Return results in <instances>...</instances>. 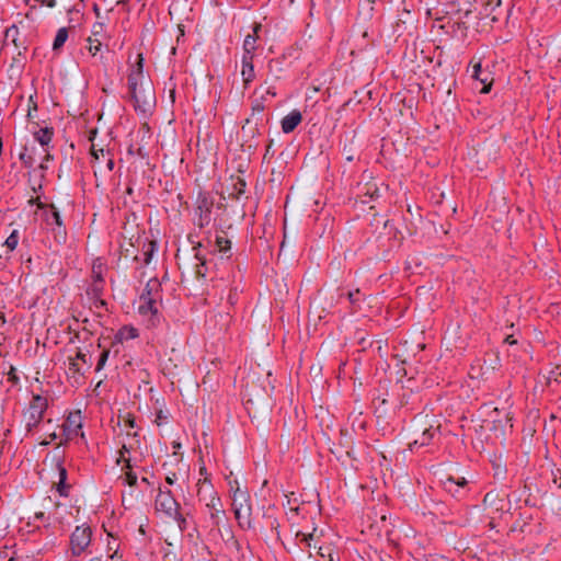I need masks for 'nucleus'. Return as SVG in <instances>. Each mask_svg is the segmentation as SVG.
Instances as JSON below:
<instances>
[{"label":"nucleus","mask_w":561,"mask_h":561,"mask_svg":"<svg viewBox=\"0 0 561 561\" xmlns=\"http://www.w3.org/2000/svg\"><path fill=\"white\" fill-rule=\"evenodd\" d=\"M316 558L317 561H335V553L331 547L320 546L317 549Z\"/></svg>","instance_id":"393cba45"},{"label":"nucleus","mask_w":561,"mask_h":561,"mask_svg":"<svg viewBox=\"0 0 561 561\" xmlns=\"http://www.w3.org/2000/svg\"><path fill=\"white\" fill-rule=\"evenodd\" d=\"M231 499H232V510L234 513V517L241 528H251V504H250V495L245 486H241L237 480L229 481Z\"/></svg>","instance_id":"7ed1b4c3"},{"label":"nucleus","mask_w":561,"mask_h":561,"mask_svg":"<svg viewBox=\"0 0 561 561\" xmlns=\"http://www.w3.org/2000/svg\"><path fill=\"white\" fill-rule=\"evenodd\" d=\"M239 184H240L239 193H243V188L245 186V183L242 180H239Z\"/></svg>","instance_id":"de8ad7c7"},{"label":"nucleus","mask_w":561,"mask_h":561,"mask_svg":"<svg viewBox=\"0 0 561 561\" xmlns=\"http://www.w3.org/2000/svg\"><path fill=\"white\" fill-rule=\"evenodd\" d=\"M128 425L134 426V420H128Z\"/></svg>","instance_id":"603ef678"},{"label":"nucleus","mask_w":561,"mask_h":561,"mask_svg":"<svg viewBox=\"0 0 561 561\" xmlns=\"http://www.w3.org/2000/svg\"><path fill=\"white\" fill-rule=\"evenodd\" d=\"M67 38H68V31H67V28H65V27L59 28L57 34H56V36H55V39H54V43H53V48L54 49H59L65 44Z\"/></svg>","instance_id":"c85d7f7f"},{"label":"nucleus","mask_w":561,"mask_h":561,"mask_svg":"<svg viewBox=\"0 0 561 561\" xmlns=\"http://www.w3.org/2000/svg\"><path fill=\"white\" fill-rule=\"evenodd\" d=\"M167 420H168V415H167L162 410H160V411L157 413V416H156L154 423H156L158 426H161L162 424L167 423Z\"/></svg>","instance_id":"f704fd0d"},{"label":"nucleus","mask_w":561,"mask_h":561,"mask_svg":"<svg viewBox=\"0 0 561 561\" xmlns=\"http://www.w3.org/2000/svg\"><path fill=\"white\" fill-rule=\"evenodd\" d=\"M154 507L158 513L169 518L184 522L179 513V504L169 490H160L156 496Z\"/></svg>","instance_id":"423d86ee"},{"label":"nucleus","mask_w":561,"mask_h":561,"mask_svg":"<svg viewBox=\"0 0 561 561\" xmlns=\"http://www.w3.org/2000/svg\"><path fill=\"white\" fill-rule=\"evenodd\" d=\"M106 37H107V35H106L105 24L102 22L94 23L89 38H98V39L105 42Z\"/></svg>","instance_id":"bb28decb"},{"label":"nucleus","mask_w":561,"mask_h":561,"mask_svg":"<svg viewBox=\"0 0 561 561\" xmlns=\"http://www.w3.org/2000/svg\"><path fill=\"white\" fill-rule=\"evenodd\" d=\"M208 510L209 518L214 526L219 527L227 519L226 512L222 507V503L219 497L210 499L209 502L205 504Z\"/></svg>","instance_id":"4468645a"},{"label":"nucleus","mask_w":561,"mask_h":561,"mask_svg":"<svg viewBox=\"0 0 561 561\" xmlns=\"http://www.w3.org/2000/svg\"><path fill=\"white\" fill-rule=\"evenodd\" d=\"M20 160L22 164L30 169V174L37 175V169L35 164L39 161V147L34 145L26 146L20 153Z\"/></svg>","instance_id":"ddd939ff"},{"label":"nucleus","mask_w":561,"mask_h":561,"mask_svg":"<svg viewBox=\"0 0 561 561\" xmlns=\"http://www.w3.org/2000/svg\"><path fill=\"white\" fill-rule=\"evenodd\" d=\"M62 432L66 440H71L78 436L84 437L82 432V415L80 411L72 412L68 415L62 424Z\"/></svg>","instance_id":"6e6552de"},{"label":"nucleus","mask_w":561,"mask_h":561,"mask_svg":"<svg viewBox=\"0 0 561 561\" xmlns=\"http://www.w3.org/2000/svg\"><path fill=\"white\" fill-rule=\"evenodd\" d=\"M87 354L78 352L76 357H69L67 375L76 382H79L85 369L90 367Z\"/></svg>","instance_id":"9d476101"},{"label":"nucleus","mask_w":561,"mask_h":561,"mask_svg":"<svg viewBox=\"0 0 561 561\" xmlns=\"http://www.w3.org/2000/svg\"><path fill=\"white\" fill-rule=\"evenodd\" d=\"M106 357H107V354H106V353L102 354L101 359H100V362H99V368H100V367H101V365L105 362Z\"/></svg>","instance_id":"49530a36"},{"label":"nucleus","mask_w":561,"mask_h":561,"mask_svg":"<svg viewBox=\"0 0 561 561\" xmlns=\"http://www.w3.org/2000/svg\"><path fill=\"white\" fill-rule=\"evenodd\" d=\"M174 481H175V476H173V477H167V482H168L169 484H173V483H174Z\"/></svg>","instance_id":"09e8293b"},{"label":"nucleus","mask_w":561,"mask_h":561,"mask_svg":"<svg viewBox=\"0 0 561 561\" xmlns=\"http://www.w3.org/2000/svg\"><path fill=\"white\" fill-rule=\"evenodd\" d=\"M505 342H506L507 344L513 345V344H516V342H517V341L514 339V336H513V335H508V336H506Z\"/></svg>","instance_id":"79ce46f5"},{"label":"nucleus","mask_w":561,"mask_h":561,"mask_svg":"<svg viewBox=\"0 0 561 561\" xmlns=\"http://www.w3.org/2000/svg\"><path fill=\"white\" fill-rule=\"evenodd\" d=\"M253 110L254 111H257V112H262L264 110V105L262 103H256L254 106H253Z\"/></svg>","instance_id":"c03bdc74"},{"label":"nucleus","mask_w":561,"mask_h":561,"mask_svg":"<svg viewBox=\"0 0 561 561\" xmlns=\"http://www.w3.org/2000/svg\"><path fill=\"white\" fill-rule=\"evenodd\" d=\"M92 157L94 159V173L111 172L114 169V159L108 151L104 149H95L92 146Z\"/></svg>","instance_id":"9b49d317"},{"label":"nucleus","mask_w":561,"mask_h":561,"mask_svg":"<svg viewBox=\"0 0 561 561\" xmlns=\"http://www.w3.org/2000/svg\"><path fill=\"white\" fill-rule=\"evenodd\" d=\"M90 561H102L101 558H93Z\"/></svg>","instance_id":"864d4df0"},{"label":"nucleus","mask_w":561,"mask_h":561,"mask_svg":"<svg viewBox=\"0 0 561 561\" xmlns=\"http://www.w3.org/2000/svg\"><path fill=\"white\" fill-rule=\"evenodd\" d=\"M203 220H205V221H206V224H207V222L209 221V216H208V215H206V216H205V218H203Z\"/></svg>","instance_id":"3c124183"},{"label":"nucleus","mask_w":561,"mask_h":561,"mask_svg":"<svg viewBox=\"0 0 561 561\" xmlns=\"http://www.w3.org/2000/svg\"><path fill=\"white\" fill-rule=\"evenodd\" d=\"M505 500L501 499L497 493L489 492L483 499V507L489 518L490 525L493 526V520L500 517L504 511Z\"/></svg>","instance_id":"1a4fd4ad"},{"label":"nucleus","mask_w":561,"mask_h":561,"mask_svg":"<svg viewBox=\"0 0 561 561\" xmlns=\"http://www.w3.org/2000/svg\"><path fill=\"white\" fill-rule=\"evenodd\" d=\"M245 398H247V404L257 405V407H266L267 405V394L264 390L259 391L254 398L252 390L247 388Z\"/></svg>","instance_id":"6ab92c4d"},{"label":"nucleus","mask_w":561,"mask_h":561,"mask_svg":"<svg viewBox=\"0 0 561 561\" xmlns=\"http://www.w3.org/2000/svg\"><path fill=\"white\" fill-rule=\"evenodd\" d=\"M296 540H297V545H299V546L305 545L306 548L310 549L312 546V542H314V545L318 542V540L316 538V529H313L312 533L297 531Z\"/></svg>","instance_id":"5701e85b"},{"label":"nucleus","mask_w":561,"mask_h":561,"mask_svg":"<svg viewBox=\"0 0 561 561\" xmlns=\"http://www.w3.org/2000/svg\"><path fill=\"white\" fill-rule=\"evenodd\" d=\"M285 241H286V233L284 234V241L282 242V249L285 247Z\"/></svg>","instance_id":"8fccbe9b"},{"label":"nucleus","mask_w":561,"mask_h":561,"mask_svg":"<svg viewBox=\"0 0 561 561\" xmlns=\"http://www.w3.org/2000/svg\"><path fill=\"white\" fill-rule=\"evenodd\" d=\"M266 95H270V96L274 98L276 95V92L273 89L268 88L266 90Z\"/></svg>","instance_id":"a18cd8bd"},{"label":"nucleus","mask_w":561,"mask_h":561,"mask_svg":"<svg viewBox=\"0 0 561 561\" xmlns=\"http://www.w3.org/2000/svg\"><path fill=\"white\" fill-rule=\"evenodd\" d=\"M231 248V242L225 237L216 238V250L220 252L222 255H226Z\"/></svg>","instance_id":"c756f323"},{"label":"nucleus","mask_w":561,"mask_h":561,"mask_svg":"<svg viewBox=\"0 0 561 561\" xmlns=\"http://www.w3.org/2000/svg\"><path fill=\"white\" fill-rule=\"evenodd\" d=\"M466 484L467 481L465 478L455 480L454 478L448 477L445 481H443L444 489L454 495L457 494L459 489L463 488Z\"/></svg>","instance_id":"aec40b11"},{"label":"nucleus","mask_w":561,"mask_h":561,"mask_svg":"<svg viewBox=\"0 0 561 561\" xmlns=\"http://www.w3.org/2000/svg\"><path fill=\"white\" fill-rule=\"evenodd\" d=\"M138 330L134 327H123L118 332V336L123 341L134 340L138 337Z\"/></svg>","instance_id":"cd10ccee"},{"label":"nucleus","mask_w":561,"mask_h":561,"mask_svg":"<svg viewBox=\"0 0 561 561\" xmlns=\"http://www.w3.org/2000/svg\"><path fill=\"white\" fill-rule=\"evenodd\" d=\"M301 119L302 115L300 111L293 110L282 119V130L285 134L291 133L301 123Z\"/></svg>","instance_id":"dca6fc26"},{"label":"nucleus","mask_w":561,"mask_h":561,"mask_svg":"<svg viewBox=\"0 0 561 561\" xmlns=\"http://www.w3.org/2000/svg\"><path fill=\"white\" fill-rule=\"evenodd\" d=\"M50 437H51V439H55V438H56V434H55V433H53V434L50 435Z\"/></svg>","instance_id":"5fc2aeb1"},{"label":"nucleus","mask_w":561,"mask_h":561,"mask_svg":"<svg viewBox=\"0 0 561 561\" xmlns=\"http://www.w3.org/2000/svg\"><path fill=\"white\" fill-rule=\"evenodd\" d=\"M360 192L364 193V195L368 196L369 198H374L375 196L378 195V188H377L376 184H374V183L365 184L360 188Z\"/></svg>","instance_id":"473e14b6"},{"label":"nucleus","mask_w":561,"mask_h":561,"mask_svg":"<svg viewBox=\"0 0 561 561\" xmlns=\"http://www.w3.org/2000/svg\"><path fill=\"white\" fill-rule=\"evenodd\" d=\"M144 61L142 55L138 54L128 76V85L135 110L146 114L153 107L156 95L152 83L144 75Z\"/></svg>","instance_id":"f257e3e1"},{"label":"nucleus","mask_w":561,"mask_h":561,"mask_svg":"<svg viewBox=\"0 0 561 561\" xmlns=\"http://www.w3.org/2000/svg\"><path fill=\"white\" fill-rule=\"evenodd\" d=\"M53 160V156L50 154L49 147H39V161H38V169L39 170V178H43V171L48 168V162Z\"/></svg>","instance_id":"4be33fe9"},{"label":"nucleus","mask_w":561,"mask_h":561,"mask_svg":"<svg viewBox=\"0 0 561 561\" xmlns=\"http://www.w3.org/2000/svg\"><path fill=\"white\" fill-rule=\"evenodd\" d=\"M359 294V290L357 289L356 291H350L348 293V298L351 300L352 304L356 302L358 300V298H356V296Z\"/></svg>","instance_id":"ea45409f"},{"label":"nucleus","mask_w":561,"mask_h":561,"mask_svg":"<svg viewBox=\"0 0 561 561\" xmlns=\"http://www.w3.org/2000/svg\"><path fill=\"white\" fill-rule=\"evenodd\" d=\"M470 65L472 67L471 77L482 84L481 93H488L491 90L492 82H493L491 72L488 70H482L481 60H478V61L471 60Z\"/></svg>","instance_id":"f8f14e48"},{"label":"nucleus","mask_w":561,"mask_h":561,"mask_svg":"<svg viewBox=\"0 0 561 561\" xmlns=\"http://www.w3.org/2000/svg\"><path fill=\"white\" fill-rule=\"evenodd\" d=\"M92 530L89 526H77L70 537V550L73 557H80L87 552L91 545Z\"/></svg>","instance_id":"0eeeda50"},{"label":"nucleus","mask_w":561,"mask_h":561,"mask_svg":"<svg viewBox=\"0 0 561 561\" xmlns=\"http://www.w3.org/2000/svg\"><path fill=\"white\" fill-rule=\"evenodd\" d=\"M47 409V400L46 398L35 394L23 414V422L25 424V428L27 432H31L34 427H36L44 415V412Z\"/></svg>","instance_id":"39448f33"},{"label":"nucleus","mask_w":561,"mask_h":561,"mask_svg":"<svg viewBox=\"0 0 561 561\" xmlns=\"http://www.w3.org/2000/svg\"><path fill=\"white\" fill-rule=\"evenodd\" d=\"M125 481L127 484H129L130 486L135 485L137 483V476L133 472H127L125 474Z\"/></svg>","instance_id":"e433bc0d"},{"label":"nucleus","mask_w":561,"mask_h":561,"mask_svg":"<svg viewBox=\"0 0 561 561\" xmlns=\"http://www.w3.org/2000/svg\"><path fill=\"white\" fill-rule=\"evenodd\" d=\"M57 469H58V473H59V481L57 483V490L60 494H65V481L67 478V471H66V468L64 466H61V463H57Z\"/></svg>","instance_id":"7c9ffc66"},{"label":"nucleus","mask_w":561,"mask_h":561,"mask_svg":"<svg viewBox=\"0 0 561 561\" xmlns=\"http://www.w3.org/2000/svg\"><path fill=\"white\" fill-rule=\"evenodd\" d=\"M197 496L201 502L205 504L210 501V499L218 497L213 484L210 483L209 477H205L204 479H199L197 483Z\"/></svg>","instance_id":"2eb2a0df"},{"label":"nucleus","mask_w":561,"mask_h":561,"mask_svg":"<svg viewBox=\"0 0 561 561\" xmlns=\"http://www.w3.org/2000/svg\"><path fill=\"white\" fill-rule=\"evenodd\" d=\"M45 220L49 226H51V225H56L58 227L62 226V220H61L60 214L57 211V209L55 208L54 205H50L45 210Z\"/></svg>","instance_id":"b1692460"},{"label":"nucleus","mask_w":561,"mask_h":561,"mask_svg":"<svg viewBox=\"0 0 561 561\" xmlns=\"http://www.w3.org/2000/svg\"><path fill=\"white\" fill-rule=\"evenodd\" d=\"M179 2L176 0H174L171 5H170V13L173 14V13H178L180 8H179Z\"/></svg>","instance_id":"58836bf2"},{"label":"nucleus","mask_w":561,"mask_h":561,"mask_svg":"<svg viewBox=\"0 0 561 561\" xmlns=\"http://www.w3.org/2000/svg\"><path fill=\"white\" fill-rule=\"evenodd\" d=\"M261 28L260 24H256L253 28V34H249L245 36L243 42V56L242 57H252L254 58V51L256 49V39L257 32Z\"/></svg>","instance_id":"f3484780"},{"label":"nucleus","mask_w":561,"mask_h":561,"mask_svg":"<svg viewBox=\"0 0 561 561\" xmlns=\"http://www.w3.org/2000/svg\"><path fill=\"white\" fill-rule=\"evenodd\" d=\"M222 538L227 542H230L233 547L238 546V542L234 540L233 535H232V533H231V530L229 528L226 529V537H225V535H222Z\"/></svg>","instance_id":"4c0bfd02"},{"label":"nucleus","mask_w":561,"mask_h":561,"mask_svg":"<svg viewBox=\"0 0 561 561\" xmlns=\"http://www.w3.org/2000/svg\"><path fill=\"white\" fill-rule=\"evenodd\" d=\"M439 433V424L428 415H419L412 424V440L409 446L413 450L415 447H424L431 444Z\"/></svg>","instance_id":"20e7f679"},{"label":"nucleus","mask_w":561,"mask_h":561,"mask_svg":"<svg viewBox=\"0 0 561 561\" xmlns=\"http://www.w3.org/2000/svg\"><path fill=\"white\" fill-rule=\"evenodd\" d=\"M162 299L161 284L157 278H150L145 290L138 300V313L146 319L151 325H156L158 321L159 307Z\"/></svg>","instance_id":"f03ea898"},{"label":"nucleus","mask_w":561,"mask_h":561,"mask_svg":"<svg viewBox=\"0 0 561 561\" xmlns=\"http://www.w3.org/2000/svg\"><path fill=\"white\" fill-rule=\"evenodd\" d=\"M370 2H375L376 0H369Z\"/></svg>","instance_id":"6e6d98bb"},{"label":"nucleus","mask_w":561,"mask_h":561,"mask_svg":"<svg viewBox=\"0 0 561 561\" xmlns=\"http://www.w3.org/2000/svg\"><path fill=\"white\" fill-rule=\"evenodd\" d=\"M241 77L245 85L253 81L255 72L252 57H242Z\"/></svg>","instance_id":"a211bd4d"},{"label":"nucleus","mask_w":561,"mask_h":561,"mask_svg":"<svg viewBox=\"0 0 561 561\" xmlns=\"http://www.w3.org/2000/svg\"><path fill=\"white\" fill-rule=\"evenodd\" d=\"M107 561H125V560H123L122 557L117 554V551H114V553L108 557Z\"/></svg>","instance_id":"a19ab883"},{"label":"nucleus","mask_w":561,"mask_h":561,"mask_svg":"<svg viewBox=\"0 0 561 561\" xmlns=\"http://www.w3.org/2000/svg\"><path fill=\"white\" fill-rule=\"evenodd\" d=\"M53 138V129L45 127L34 133V139L38 142L39 147H49Z\"/></svg>","instance_id":"412c9836"},{"label":"nucleus","mask_w":561,"mask_h":561,"mask_svg":"<svg viewBox=\"0 0 561 561\" xmlns=\"http://www.w3.org/2000/svg\"><path fill=\"white\" fill-rule=\"evenodd\" d=\"M105 272V265L102 262L101 259H96L93 261L92 264V275L95 282L102 283L103 282V275Z\"/></svg>","instance_id":"a878e982"},{"label":"nucleus","mask_w":561,"mask_h":561,"mask_svg":"<svg viewBox=\"0 0 561 561\" xmlns=\"http://www.w3.org/2000/svg\"><path fill=\"white\" fill-rule=\"evenodd\" d=\"M19 243V236L18 232L14 230L5 240L4 245L10 250L13 251Z\"/></svg>","instance_id":"72a5a7b5"},{"label":"nucleus","mask_w":561,"mask_h":561,"mask_svg":"<svg viewBox=\"0 0 561 561\" xmlns=\"http://www.w3.org/2000/svg\"><path fill=\"white\" fill-rule=\"evenodd\" d=\"M205 265H206L205 261H202L201 264L197 265V267H196V275L198 277L204 278L206 276L207 268L205 267Z\"/></svg>","instance_id":"c9c22d12"},{"label":"nucleus","mask_w":561,"mask_h":561,"mask_svg":"<svg viewBox=\"0 0 561 561\" xmlns=\"http://www.w3.org/2000/svg\"><path fill=\"white\" fill-rule=\"evenodd\" d=\"M103 41L98 38H88V50L94 57L101 50Z\"/></svg>","instance_id":"2f4dec72"},{"label":"nucleus","mask_w":561,"mask_h":561,"mask_svg":"<svg viewBox=\"0 0 561 561\" xmlns=\"http://www.w3.org/2000/svg\"><path fill=\"white\" fill-rule=\"evenodd\" d=\"M199 474H201V478L199 479H204L205 477H208L207 472H206V468L204 466H202L199 468Z\"/></svg>","instance_id":"37998d69"}]
</instances>
